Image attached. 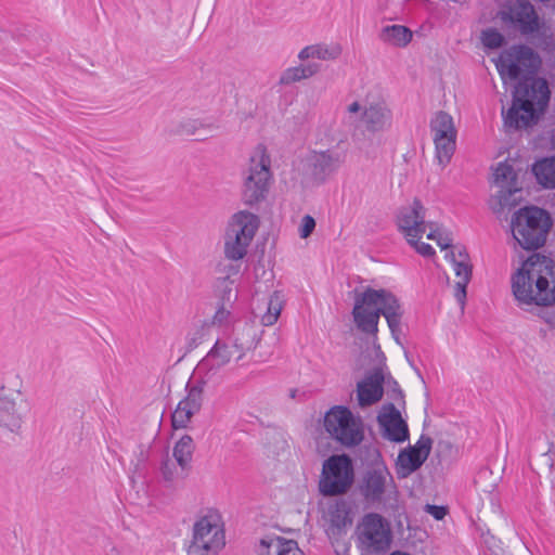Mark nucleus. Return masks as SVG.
<instances>
[{
  "label": "nucleus",
  "mask_w": 555,
  "mask_h": 555,
  "mask_svg": "<svg viewBox=\"0 0 555 555\" xmlns=\"http://www.w3.org/2000/svg\"><path fill=\"white\" fill-rule=\"evenodd\" d=\"M539 57L526 46L503 52L496 63L499 73L516 80L521 76L522 66L530 68L516 83L512 93V105L502 107L503 126L507 132L526 130L535 126L544 113L551 92L544 78L534 76Z\"/></svg>",
  "instance_id": "nucleus-1"
},
{
  "label": "nucleus",
  "mask_w": 555,
  "mask_h": 555,
  "mask_svg": "<svg viewBox=\"0 0 555 555\" xmlns=\"http://www.w3.org/2000/svg\"><path fill=\"white\" fill-rule=\"evenodd\" d=\"M555 262L533 253L512 275V291L518 305L548 307L555 304Z\"/></svg>",
  "instance_id": "nucleus-2"
},
{
  "label": "nucleus",
  "mask_w": 555,
  "mask_h": 555,
  "mask_svg": "<svg viewBox=\"0 0 555 555\" xmlns=\"http://www.w3.org/2000/svg\"><path fill=\"white\" fill-rule=\"evenodd\" d=\"M553 225L551 215L538 206H525L515 211L511 219L512 235L515 245L525 250L542 247Z\"/></svg>",
  "instance_id": "nucleus-3"
},
{
  "label": "nucleus",
  "mask_w": 555,
  "mask_h": 555,
  "mask_svg": "<svg viewBox=\"0 0 555 555\" xmlns=\"http://www.w3.org/2000/svg\"><path fill=\"white\" fill-rule=\"evenodd\" d=\"M396 299L397 296L386 288L366 287L362 293L356 292L351 314L357 328L376 338L379 318L386 319Z\"/></svg>",
  "instance_id": "nucleus-4"
},
{
  "label": "nucleus",
  "mask_w": 555,
  "mask_h": 555,
  "mask_svg": "<svg viewBox=\"0 0 555 555\" xmlns=\"http://www.w3.org/2000/svg\"><path fill=\"white\" fill-rule=\"evenodd\" d=\"M325 430L340 444L352 448L364 439L363 422L356 417L349 408L335 405L324 415Z\"/></svg>",
  "instance_id": "nucleus-5"
},
{
  "label": "nucleus",
  "mask_w": 555,
  "mask_h": 555,
  "mask_svg": "<svg viewBox=\"0 0 555 555\" xmlns=\"http://www.w3.org/2000/svg\"><path fill=\"white\" fill-rule=\"evenodd\" d=\"M353 481L354 468L349 455L336 454L324 461L319 482L320 492L324 496L346 494Z\"/></svg>",
  "instance_id": "nucleus-6"
},
{
  "label": "nucleus",
  "mask_w": 555,
  "mask_h": 555,
  "mask_svg": "<svg viewBox=\"0 0 555 555\" xmlns=\"http://www.w3.org/2000/svg\"><path fill=\"white\" fill-rule=\"evenodd\" d=\"M358 548L361 555H383L392 542L389 522L377 513L366 514L358 526Z\"/></svg>",
  "instance_id": "nucleus-7"
},
{
  "label": "nucleus",
  "mask_w": 555,
  "mask_h": 555,
  "mask_svg": "<svg viewBox=\"0 0 555 555\" xmlns=\"http://www.w3.org/2000/svg\"><path fill=\"white\" fill-rule=\"evenodd\" d=\"M270 158L261 149L258 157H250V165L245 172L242 188V201L247 206H255L267 198L270 180Z\"/></svg>",
  "instance_id": "nucleus-8"
},
{
  "label": "nucleus",
  "mask_w": 555,
  "mask_h": 555,
  "mask_svg": "<svg viewBox=\"0 0 555 555\" xmlns=\"http://www.w3.org/2000/svg\"><path fill=\"white\" fill-rule=\"evenodd\" d=\"M496 17L502 23L512 25L522 36L538 34L544 24L528 0H505L501 3Z\"/></svg>",
  "instance_id": "nucleus-9"
},
{
  "label": "nucleus",
  "mask_w": 555,
  "mask_h": 555,
  "mask_svg": "<svg viewBox=\"0 0 555 555\" xmlns=\"http://www.w3.org/2000/svg\"><path fill=\"white\" fill-rule=\"evenodd\" d=\"M223 546L224 534L217 515H206L194 524L188 555H216Z\"/></svg>",
  "instance_id": "nucleus-10"
},
{
  "label": "nucleus",
  "mask_w": 555,
  "mask_h": 555,
  "mask_svg": "<svg viewBox=\"0 0 555 555\" xmlns=\"http://www.w3.org/2000/svg\"><path fill=\"white\" fill-rule=\"evenodd\" d=\"M393 477L386 464L380 461L367 466L358 481V491L369 504H379L385 499L387 487Z\"/></svg>",
  "instance_id": "nucleus-11"
},
{
  "label": "nucleus",
  "mask_w": 555,
  "mask_h": 555,
  "mask_svg": "<svg viewBox=\"0 0 555 555\" xmlns=\"http://www.w3.org/2000/svg\"><path fill=\"white\" fill-rule=\"evenodd\" d=\"M25 415L21 392L0 386V429L18 434Z\"/></svg>",
  "instance_id": "nucleus-12"
},
{
  "label": "nucleus",
  "mask_w": 555,
  "mask_h": 555,
  "mask_svg": "<svg viewBox=\"0 0 555 555\" xmlns=\"http://www.w3.org/2000/svg\"><path fill=\"white\" fill-rule=\"evenodd\" d=\"M341 164V155L331 150L313 151L307 158L310 178L319 185L325 183L330 177L336 173Z\"/></svg>",
  "instance_id": "nucleus-13"
},
{
  "label": "nucleus",
  "mask_w": 555,
  "mask_h": 555,
  "mask_svg": "<svg viewBox=\"0 0 555 555\" xmlns=\"http://www.w3.org/2000/svg\"><path fill=\"white\" fill-rule=\"evenodd\" d=\"M383 437L391 442L402 443L410 437L406 422L392 402L385 403L377 415Z\"/></svg>",
  "instance_id": "nucleus-14"
},
{
  "label": "nucleus",
  "mask_w": 555,
  "mask_h": 555,
  "mask_svg": "<svg viewBox=\"0 0 555 555\" xmlns=\"http://www.w3.org/2000/svg\"><path fill=\"white\" fill-rule=\"evenodd\" d=\"M426 209L418 198H414L409 207H401L397 214L398 230L408 237L422 238L426 231Z\"/></svg>",
  "instance_id": "nucleus-15"
},
{
  "label": "nucleus",
  "mask_w": 555,
  "mask_h": 555,
  "mask_svg": "<svg viewBox=\"0 0 555 555\" xmlns=\"http://www.w3.org/2000/svg\"><path fill=\"white\" fill-rule=\"evenodd\" d=\"M494 182L500 186V191L496 195L499 208H493V210L501 212L505 207L515 205V199L512 197L520 191L516 185L517 173L513 166L506 162L499 163L494 170Z\"/></svg>",
  "instance_id": "nucleus-16"
},
{
  "label": "nucleus",
  "mask_w": 555,
  "mask_h": 555,
  "mask_svg": "<svg viewBox=\"0 0 555 555\" xmlns=\"http://www.w3.org/2000/svg\"><path fill=\"white\" fill-rule=\"evenodd\" d=\"M386 375L382 367H373L364 378L357 384L358 404L361 408L371 406L382 400Z\"/></svg>",
  "instance_id": "nucleus-17"
},
{
  "label": "nucleus",
  "mask_w": 555,
  "mask_h": 555,
  "mask_svg": "<svg viewBox=\"0 0 555 555\" xmlns=\"http://www.w3.org/2000/svg\"><path fill=\"white\" fill-rule=\"evenodd\" d=\"M361 120L369 132H380L391 126L392 114L385 102L371 103L365 106Z\"/></svg>",
  "instance_id": "nucleus-18"
},
{
  "label": "nucleus",
  "mask_w": 555,
  "mask_h": 555,
  "mask_svg": "<svg viewBox=\"0 0 555 555\" xmlns=\"http://www.w3.org/2000/svg\"><path fill=\"white\" fill-rule=\"evenodd\" d=\"M235 352L232 345L217 340L207 356L198 363V372L205 371V377L227 365Z\"/></svg>",
  "instance_id": "nucleus-19"
},
{
  "label": "nucleus",
  "mask_w": 555,
  "mask_h": 555,
  "mask_svg": "<svg viewBox=\"0 0 555 555\" xmlns=\"http://www.w3.org/2000/svg\"><path fill=\"white\" fill-rule=\"evenodd\" d=\"M259 227L258 217L249 211H238L233 215L227 228L228 233L236 234L243 242L250 244Z\"/></svg>",
  "instance_id": "nucleus-20"
},
{
  "label": "nucleus",
  "mask_w": 555,
  "mask_h": 555,
  "mask_svg": "<svg viewBox=\"0 0 555 555\" xmlns=\"http://www.w3.org/2000/svg\"><path fill=\"white\" fill-rule=\"evenodd\" d=\"M351 508L349 504L340 499L328 507L330 525L326 533L330 538H338L346 532V528L351 526Z\"/></svg>",
  "instance_id": "nucleus-21"
},
{
  "label": "nucleus",
  "mask_w": 555,
  "mask_h": 555,
  "mask_svg": "<svg viewBox=\"0 0 555 555\" xmlns=\"http://www.w3.org/2000/svg\"><path fill=\"white\" fill-rule=\"evenodd\" d=\"M259 555H305L295 540L280 535H267L260 540Z\"/></svg>",
  "instance_id": "nucleus-22"
},
{
  "label": "nucleus",
  "mask_w": 555,
  "mask_h": 555,
  "mask_svg": "<svg viewBox=\"0 0 555 555\" xmlns=\"http://www.w3.org/2000/svg\"><path fill=\"white\" fill-rule=\"evenodd\" d=\"M256 330L253 325L244 323L241 326H236L233 331L232 348L235 352H238L237 361H240L246 351L256 348Z\"/></svg>",
  "instance_id": "nucleus-23"
},
{
  "label": "nucleus",
  "mask_w": 555,
  "mask_h": 555,
  "mask_svg": "<svg viewBox=\"0 0 555 555\" xmlns=\"http://www.w3.org/2000/svg\"><path fill=\"white\" fill-rule=\"evenodd\" d=\"M426 460L427 457L410 447L401 450L398 455V475L402 478L408 477L421 468Z\"/></svg>",
  "instance_id": "nucleus-24"
},
{
  "label": "nucleus",
  "mask_w": 555,
  "mask_h": 555,
  "mask_svg": "<svg viewBox=\"0 0 555 555\" xmlns=\"http://www.w3.org/2000/svg\"><path fill=\"white\" fill-rule=\"evenodd\" d=\"M411 29L403 25H388L382 28L378 38L395 47H405L412 40Z\"/></svg>",
  "instance_id": "nucleus-25"
},
{
  "label": "nucleus",
  "mask_w": 555,
  "mask_h": 555,
  "mask_svg": "<svg viewBox=\"0 0 555 555\" xmlns=\"http://www.w3.org/2000/svg\"><path fill=\"white\" fill-rule=\"evenodd\" d=\"M195 444L190 435H183L173 447V457L182 470H189L193 459Z\"/></svg>",
  "instance_id": "nucleus-26"
},
{
  "label": "nucleus",
  "mask_w": 555,
  "mask_h": 555,
  "mask_svg": "<svg viewBox=\"0 0 555 555\" xmlns=\"http://www.w3.org/2000/svg\"><path fill=\"white\" fill-rule=\"evenodd\" d=\"M319 70L320 64L318 63H308L305 65L301 64L298 66L289 67L282 73L279 83L284 86L292 85L302 79L312 77Z\"/></svg>",
  "instance_id": "nucleus-27"
},
{
  "label": "nucleus",
  "mask_w": 555,
  "mask_h": 555,
  "mask_svg": "<svg viewBox=\"0 0 555 555\" xmlns=\"http://www.w3.org/2000/svg\"><path fill=\"white\" fill-rule=\"evenodd\" d=\"M532 172L545 189H555V156L538 160L532 167Z\"/></svg>",
  "instance_id": "nucleus-28"
},
{
  "label": "nucleus",
  "mask_w": 555,
  "mask_h": 555,
  "mask_svg": "<svg viewBox=\"0 0 555 555\" xmlns=\"http://www.w3.org/2000/svg\"><path fill=\"white\" fill-rule=\"evenodd\" d=\"M430 129L434 137L456 135L452 116L443 111L436 113L430 121Z\"/></svg>",
  "instance_id": "nucleus-29"
},
{
  "label": "nucleus",
  "mask_w": 555,
  "mask_h": 555,
  "mask_svg": "<svg viewBox=\"0 0 555 555\" xmlns=\"http://www.w3.org/2000/svg\"><path fill=\"white\" fill-rule=\"evenodd\" d=\"M248 243L243 242L236 234L225 232L224 236V255L230 260L243 259L247 254Z\"/></svg>",
  "instance_id": "nucleus-30"
},
{
  "label": "nucleus",
  "mask_w": 555,
  "mask_h": 555,
  "mask_svg": "<svg viewBox=\"0 0 555 555\" xmlns=\"http://www.w3.org/2000/svg\"><path fill=\"white\" fill-rule=\"evenodd\" d=\"M205 376L201 378L196 384H186L188 395L180 401L185 408H190L193 412L197 413L201 410L203 402L204 385L206 384Z\"/></svg>",
  "instance_id": "nucleus-31"
},
{
  "label": "nucleus",
  "mask_w": 555,
  "mask_h": 555,
  "mask_svg": "<svg viewBox=\"0 0 555 555\" xmlns=\"http://www.w3.org/2000/svg\"><path fill=\"white\" fill-rule=\"evenodd\" d=\"M403 314H404V310L402 308V305H401L399 298L397 297L396 304H393L390 312H388V315H386V321H387V324L390 330L392 338L400 346H403L401 338H400L401 333H402L401 320H402Z\"/></svg>",
  "instance_id": "nucleus-32"
},
{
  "label": "nucleus",
  "mask_w": 555,
  "mask_h": 555,
  "mask_svg": "<svg viewBox=\"0 0 555 555\" xmlns=\"http://www.w3.org/2000/svg\"><path fill=\"white\" fill-rule=\"evenodd\" d=\"M456 135L434 137L436 155L440 164H448L455 151Z\"/></svg>",
  "instance_id": "nucleus-33"
},
{
  "label": "nucleus",
  "mask_w": 555,
  "mask_h": 555,
  "mask_svg": "<svg viewBox=\"0 0 555 555\" xmlns=\"http://www.w3.org/2000/svg\"><path fill=\"white\" fill-rule=\"evenodd\" d=\"M282 308H283L282 295L280 292L275 291L269 298L267 311L261 317V323L264 326L273 325L280 317Z\"/></svg>",
  "instance_id": "nucleus-34"
},
{
  "label": "nucleus",
  "mask_w": 555,
  "mask_h": 555,
  "mask_svg": "<svg viewBox=\"0 0 555 555\" xmlns=\"http://www.w3.org/2000/svg\"><path fill=\"white\" fill-rule=\"evenodd\" d=\"M480 40L482 46L489 50L500 49L506 43L505 37L494 27L482 29Z\"/></svg>",
  "instance_id": "nucleus-35"
},
{
  "label": "nucleus",
  "mask_w": 555,
  "mask_h": 555,
  "mask_svg": "<svg viewBox=\"0 0 555 555\" xmlns=\"http://www.w3.org/2000/svg\"><path fill=\"white\" fill-rule=\"evenodd\" d=\"M313 47V59H319L323 61L327 60H336L341 54V47L338 43H333L331 46L326 44H312Z\"/></svg>",
  "instance_id": "nucleus-36"
},
{
  "label": "nucleus",
  "mask_w": 555,
  "mask_h": 555,
  "mask_svg": "<svg viewBox=\"0 0 555 555\" xmlns=\"http://www.w3.org/2000/svg\"><path fill=\"white\" fill-rule=\"evenodd\" d=\"M195 414L190 408H185L180 402L171 415V424L175 429L185 428L191 417Z\"/></svg>",
  "instance_id": "nucleus-37"
},
{
  "label": "nucleus",
  "mask_w": 555,
  "mask_h": 555,
  "mask_svg": "<svg viewBox=\"0 0 555 555\" xmlns=\"http://www.w3.org/2000/svg\"><path fill=\"white\" fill-rule=\"evenodd\" d=\"M446 258H447V259H450V261L452 262L453 268H454L455 275H456L459 279L472 278V274H473V266H472L469 262H467V261H464V260H457V258H456V255H455V251H454V250H451L450 253H448V254L446 255Z\"/></svg>",
  "instance_id": "nucleus-38"
},
{
  "label": "nucleus",
  "mask_w": 555,
  "mask_h": 555,
  "mask_svg": "<svg viewBox=\"0 0 555 555\" xmlns=\"http://www.w3.org/2000/svg\"><path fill=\"white\" fill-rule=\"evenodd\" d=\"M176 132L178 134L196 135L197 141H204L208 137L197 133L196 122L193 119H185L179 122Z\"/></svg>",
  "instance_id": "nucleus-39"
},
{
  "label": "nucleus",
  "mask_w": 555,
  "mask_h": 555,
  "mask_svg": "<svg viewBox=\"0 0 555 555\" xmlns=\"http://www.w3.org/2000/svg\"><path fill=\"white\" fill-rule=\"evenodd\" d=\"M389 386L388 396L391 400L404 404V393L400 388L398 382L390 375L386 376V382Z\"/></svg>",
  "instance_id": "nucleus-40"
},
{
  "label": "nucleus",
  "mask_w": 555,
  "mask_h": 555,
  "mask_svg": "<svg viewBox=\"0 0 555 555\" xmlns=\"http://www.w3.org/2000/svg\"><path fill=\"white\" fill-rule=\"evenodd\" d=\"M421 238H417V237H408L406 238V242L413 246L415 248V250L424 256V257H431L435 255V249L433 248L431 245L427 244V243H424V242H420Z\"/></svg>",
  "instance_id": "nucleus-41"
},
{
  "label": "nucleus",
  "mask_w": 555,
  "mask_h": 555,
  "mask_svg": "<svg viewBox=\"0 0 555 555\" xmlns=\"http://www.w3.org/2000/svg\"><path fill=\"white\" fill-rule=\"evenodd\" d=\"M470 279L472 278L459 279V281L455 283L454 297H455L456 301L459 302V305L461 306V308H463L465 305L466 288H467V285H468Z\"/></svg>",
  "instance_id": "nucleus-42"
},
{
  "label": "nucleus",
  "mask_w": 555,
  "mask_h": 555,
  "mask_svg": "<svg viewBox=\"0 0 555 555\" xmlns=\"http://www.w3.org/2000/svg\"><path fill=\"white\" fill-rule=\"evenodd\" d=\"M409 447L428 459L433 447V439L429 436L422 435L414 446Z\"/></svg>",
  "instance_id": "nucleus-43"
},
{
  "label": "nucleus",
  "mask_w": 555,
  "mask_h": 555,
  "mask_svg": "<svg viewBox=\"0 0 555 555\" xmlns=\"http://www.w3.org/2000/svg\"><path fill=\"white\" fill-rule=\"evenodd\" d=\"M315 229V220L312 216L306 215L301 219L299 235L301 238L309 237Z\"/></svg>",
  "instance_id": "nucleus-44"
},
{
  "label": "nucleus",
  "mask_w": 555,
  "mask_h": 555,
  "mask_svg": "<svg viewBox=\"0 0 555 555\" xmlns=\"http://www.w3.org/2000/svg\"><path fill=\"white\" fill-rule=\"evenodd\" d=\"M204 339V328H197L192 334L186 336V352H191L195 348H197Z\"/></svg>",
  "instance_id": "nucleus-45"
},
{
  "label": "nucleus",
  "mask_w": 555,
  "mask_h": 555,
  "mask_svg": "<svg viewBox=\"0 0 555 555\" xmlns=\"http://www.w3.org/2000/svg\"><path fill=\"white\" fill-rule=\"evenodd\" d=\"M196 122L197 131H205L204 135L212 137V132L219 129V126L216 122L208 121L206 119H193Z\"/></svg>",
  "instance_id": "nucleus-46"
},
{
  "label": "nucleus",
  "mask_w": 555,
  "mask_h": 555,
  "mask_svg": "<svg viewBox=\"0 0 555 555\" xmlns=\"http://www.w3.org/2000/svg\"><path fill=\"white\" fill-rule=\"evenodd\" d=\"M160 472L166 481H172L175 477V464L166 457L162 462Z\"/></svg>",
  "instance_id": "nucleus-47"
},
{
  "label": "nucleus",
  "mask_w": 555,
  "mask_h": 555,
  "mask_svg": "<svg viewBox=\"0 0 555 555\" xmlns=\"http://www.w3.org/2000/svg\"><path fill=\"white\" fill-rule=\"evenodd\" d=\"M426 512L430 514L436 520H442L448 514V508L443 505H426Z\"/></svg>",
  "instance_id": "nucleus-48"
},
{
  "label": "nucleus",
  "mask_w": 555,
  "mask_h": 555,
  "mask_svg": "<svg viewBox=\"0 0 555 555\" xmlns=\"http://www.w3.org/2000/svg\"><path fill=\"white\" fill-rule=\"evenodd\" d=\"M375 349V358L377 361V365L375 367H382V371L386 369V356L382 351L380 346L378 344H374Z\"/></svg>",
  "instance_id": "nucleus-49"
},
{
  "label": "nucleus",
  "mask_w": 555,
  "mask_h": 555,
  "mask_svg": "<svg viewBox=\"0 0 555 555\" xmlns=\"http://www.w3.org/2000/svg\"><path fill=\"white\" fill-rule=\"evenodd\" d=\"M228 315L229 311L223 307H220L214 315V323H222L228 318Z\"/></svg>",
  "instance_id": "nucleus-50"
},
{
  "label": "nucleus",
  "mask_w": 555,
  "mask_h": 555,
  "mask_svg": "<svg viewBox=\"0 0 555 555\" xmlns=\"http://www.w3.org/2000/svg\"><path fill=\"white\" fill-rule=\"evenodd\" d=\"M312 57L313 59V47L312 46H307L305 47L298 54V59L301 60V61H306L308 59Z\"/></svg>",
  "instance_id": "nucleus-51"
},
{
  "label": "nucleus",
  "mask_w": 555,
  "mask_h": 555,
  "mask_svg": "<svg viewBox=\"0 0 555 555\" xmlns=\"http://www.w3.org/2000/svg\"><path fill=\"white\" fill-rule=\"evenodd\" d=\"M437 244L441 247V249H448L452 247V241L448 236H442L439 234L437 238Z\"/></svg>",
  "instance_id": "nucleus-52"
},
{
  "label": "nucleus",
  "mask_w": 555,
  "mask_h": 555,
  "mask_svg": "<svg viewBox=\"0 0 555 555\" xmlns=\"http://www.w3.org/2000/svg\"><path fill=\"white\" fill-rule=\"evenodd\" d=\"M457 256L460 258L459 260H464V261L469 262V255L465 247H461L457 249Z\"/></svg>",
  "instance_id": "nucleus-53"
},
{
  "label": "nucleus",
  "mask_w": 555,
  "mask_h": 555,
  "mask_svg": "<svg viewBox=\"0 0 555 555\" xmlns=\"http://www.w3.org/2000/svg\"><path fill=\"white\" fill-rule=\"evenodd\" d=\"M361 109V105L358 102H353L348 106L349 113H358Z\"/></svg>",
  "instance_id": "nucleus-54"
},
{
  "label": "nucleus",
  "mask_w": 555,
  "mask_h": 555,
  "mask_svg": "<svg viewBox=\"0 0 555 555\" xmlns=\"http://www.w3.org/2000/svg\"><path fill=\"white\" fill-rule=\"evenodd\" d=\"M404 356H405V358H406L408 362L410 363V365H411V366L416 371V373H417L418 375H421L420 371L417 370V367H415V366H414L413 361L410 359V356H409V352H408V351H405V352H404Z\"/></svg>",
  "instance_id": "nucleus-55"
},
{
  "label": "nucleus",
  "mask_w": 555,
  "mask_h": 555,
  "mask_svg": "<svg viewBox=\"0 0 555 555\" xmlns=\"http://www.w3.org/2000/svg\"><path fill=\"white\" fill-rule=\"evenodd\" d=\"M439 234H437L436 231H430L428 234H427V238L428 240H436L438 238Z\"/></svg>",
  "instance_id": "nucleus-56"
},
{
  "label": "nucleus",
  "mask_w": 555,
  "mask_h": 555,
  "mask_svg": "<svg viewBox=\"0 0 555 555\" xmlns=\"http://www.w3.org/2000/svg\"><path fill=\"white\" fill-rule=\"evenodd\" d=\"M545 321H546L547 323H550V324H554V323H555V315L547 317V318L545 319Z\"/></svg>",
  "instance_id": "nucleus-57"
},
{
  "label": "nucleus",
  "mask_w": 555,
  "mask_h": 555,
  "mask_svg": "<svg viewBox=\"0 0 555 555\" xmlns=\"http://www.w3.org/2000/svg\"><path fill=\"white\" fill-rule=\"evenodd\" d=\"M336 552L338 555H341L338 551H336ZM348 552H349V547L346 544H344L343 555L348 554Z\"/></svg>",
  "instance_id": "nucleus-58"
},
{
  "label": "nucleus",
  "mask_w": 555,
  "mask_h": 555,
  "mask_svg": "<svg viewBox=\"0 0 555 555\" xmlns=\"http://www.w3.org/2000/svg\"><path fill=\"white\" fill-rule=\"evenodd\" d=\"M390 555H411V554L405 553V552L396 551V552L391 553Z\"/></svg>",
  "instance_id": "nucleus-59"
}]
</instances>
